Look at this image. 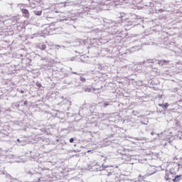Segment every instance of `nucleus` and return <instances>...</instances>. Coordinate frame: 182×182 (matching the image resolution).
Here are the masks:
<instances>
[{"instance_id":"f257e3e1","label":"nucleus","mask_w":182,"mask_h":182,"mask_svg":"<svg viewBox=\"0 0 182 182\" xmlns=\"http://www.w3.org/2000/svg\"><path fill=\"white\" fill-rule=\"evenodd\" d=\"M21 12L23 14V16H24V18H26L27 19H29V16H31V15L29 14V11L26 9H21Z\"/></svg>"},{"instance_id":"f03ea898","label":"nucleus","mask_w":182,"mask_h":182,"mask_svg":"<svg viewBox=\"0 0 182 182\" xmlns=\"http://www.w3.org/2000/svg\"><path fill=\"white\" fill-rule=\"evenodd\" d=\"M159 107H162V109H167L170 106L168 103H165V104H159Z\"/></svg>"},{"instance_id":"7ed1b4c3","label":"nucleus","mask_w":182,"mask_h":182,"mask_svg":"<svg viewBox=\"0 0 182 182\" xmlns=\"http://www.w3.org/2000/svg\"><path fill=\"white\" fill-rule=\"evenodd\" d=\"M180 180H181V175H178L175 177L174 179H173V182H179Z\"/></svg>"},{"instance_id":"20e7f679","label":"nucleus","mask_w":182,"mask_h":182,"mask_svg":"<svg viewBox=\"0 0 182 182\" xmlns=\"http://www.w3.org/2000/svg\"><path fill=\"white\" fill-rule=\"evenodd\" d=\"M34 14L37 16H41V15H42V11H34Z\"/></svg>"},{"instance_id":"39448f33","label":"nucleus","mask_w":182,"mask_h":182,"mask_svg":"<svg viewBox=\"0 0 182 182\" xmlns=\"http://www.w3.org/2000/svg\"><path fill=\"white\" fill-rule=\"evenodd\" d=\"M40 49L41 50H45V49H46V45L45 44L41 45Z\"/></svg>"},{"instance_id":"423d86ee","label":"nucleus","mask_w":182,"mask_h":182,"mask_svg":"<svg viewBox=\"0 0 182 182\" xmlns=\"http://www.w3.org/2000/svg\"><path fill=\"white\" fill-rule=\"evenodd\" d=\"M36 86H37V87H42V84H41L40 82H36Z\"/></svg>"},{"instance_id":"0eeeda50","label":"nucleus","mask_w":182,"mask_h":182,"mask_svg":"<svg viewBox=\"0 0 182 182\" xmlns=\"http://www.w3.org/2000/svg\"><path fill=\"white\" fill-rule=\"evenodd\" d=\"M73 141H75V139L70 138V143H73Z\"/></svg>"},{"instance_id":"6e6552de","label":"nucleus","mask_w":182,"mask_h":182,"mask_svg":"<svg viewBox=\"0 0 182 182\" xmlns=\"http://www.w3.org/2000/svg\"><path fill=\"white\" fill-rule=\"evenodd\" d=\"M23 105H24L25 106H26V105H28V101H27V100L24 101V102H23Z\"/></svg>"},{"instance_id":"1a4fd4ad","label":"nucleus","mask_w":182,"mask_h":182,"mask_svg":"<svg viewBox=\"0 0 182 182\" xmlns=\"http://www.w3.org/2000/svg\"><path fill=\"white\" fill-rule=\"evenodd\" d=\"M162 62H163L164 63H168L169 61L164 60H163Z\"/></svg>"},{"instance_id":"9d476101","label":"nucleus","mask_w":182,"mask_h":182,"mask_svg":"<svg viewBox=\"0 0 182 182\" xmlns=\"http://www.w3.org/2000/svg\"><path fill=\"white\" fill-rule=\"evenodd\" d=\"M106 106H109V103L106 102L104 104V107H106Z\"/></svg>"},{"instance_id":"9b49d317","label":"nucleus","mask_w":182,"mask_h":182,"mask_svg":"<svg viewBox=\"0 0 182 182\" xmlns=\"http://www.w3.org/2000/svg\"><path fill=\"white\" fill-rule=\"evenodd\" d=\"M81 80H82V82H86V79H85V78H82Z\"/></svg>"},{"instance_id":"f8f14e48","label":"nucleus","mask_w":182,"mask_h":182,"mask_svg":"<svg viewBox=\"0 0 182 182\" xmlns=\"http://www.w3.org/2000/svg\"><path fill=\"white\" fill-rule=\"evenodd\" d=\"M166 181H168L170 180V178H166Z\"/></svg>"},{"instance_id":"ddd939ff","label":"nucleus","mask_w":182,"mask_h":182,"mask_svg":"<svg viewBox=\"0 0 182 182\" xmlns=\"http://www.w3.org/2000/svg\"><path fill=\"white\" fill-rule=\"evenodd\" d=\"M17 141H19V139H17Z\"/></svg>"}]
</instances>
